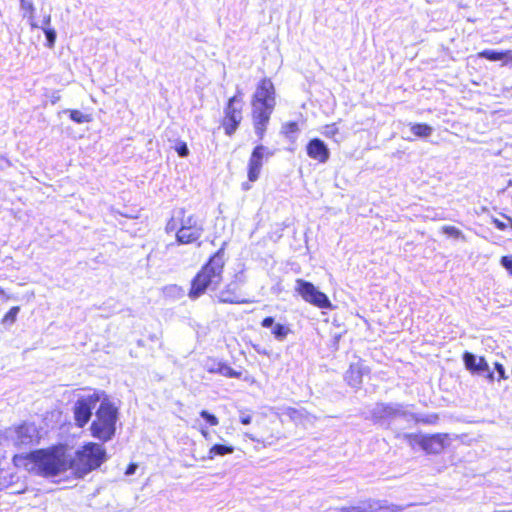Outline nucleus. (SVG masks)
Masks as SVG:
<instances>
[{"instance_id":"7","label":"nucleus","mask_w":512,"mask_h":512,"mask_svg":"<svg viewBox=\"0 0 512 512\" xmlns=\"http://www.w3.org/2000/svg\"><path fill=\"white\" fill-rule=\"evenodd\" d=\"M411 445H418L428 454H439L449 444V435L446 433H438L429 436L411 434L408 436Z\"/></svg>"},{"instance_id":"16","label":"nucleus","mask_w":512,"mask_h":512,"mask_svg":"<svg viewBox=\"0 0 512 512\" xmlns=\"http://www.w3.org/2000/svg\"><path fill=\"white\" fill-rule=\"evenodd\" d=\"M261 325L264 328L272 327V334L279 341H283L287 337V335L291 332L289 327H287L285 325H282L279 323L274 325V319L272 317L264 318Z\"/></svg>"},{"instance_id":"14","label":"nucleus","mask_w":512,"mask_h":512,"mask_svg":"<svg viewBox=\"0 0 512 512\" xmlns=\"http://www.w3.org/2000/svg\"><path fill=\"white\" fill-rule=\"evenodd\" d=\"M373 415L376 418L383 419V418L404 416L405 411L399 405L377 404L373 410Z\"/></svg>"},{"instance_id":"13","label":"nucleus","mask_w":512,"mask_h":512,"mask_svg":"<svg viewBox=\"0 0 512 512\" xmlns=\"http://www.w3.org/2000/svg\"><path fill=\"white\" fill-rule=\"evenodd\" d=\"M306 151L310 158L315 159L320 163H326L330 157V152L326 144L317 138L312 139L308 143Z\"/></svg>"},{"instance_id":"26","label":"nucleus","mask_w":512,"mask_h":512,"mask_svg":"<svg viewBox=\"0 0 512 512\" xmlns=\"http://www.w3.org/2000/svg\"><path fill=\"white\" fill-rule=\"evenodd\" d=\"M442 233L447 237L454 239L464 238L462 233L455 226H444L442 228Z\"/></svg>"},{"instance_id":"47","label":"nucleus","mask_w":512,"mask_h":512,"mask_svg":"<svg viewBox=\"0 0 512 512\" xmlns=\"http://www.w3.org/2000/svg\"><path fill=\"white\" fill-rule=\"evenodd\" d=\"M495 224L502 225L503 223H502V222H499V221H495Z\"/></svg>"},{"instance_id":"31","label":"nucleus","mask_w":512,"mask_h":512,"mask_svg":"<svg viewBox=\"0 0 512 512\" xmlns=\"http://www.w3.org/2000/svg\"><path fill=\"white\" fill-rule=\"evenodd\" d=\"M501 265L512 275V256H503Z\"/></svg>"},{"instance_id":"23","label":"nucleus","mask_w":512,"mask_h":512,"mask_svg":"<svg viewBox=\"0 0 512 512\" xmlns=\"http://www.w3.org/2000/svg\"><path fill=\"white\" fill-rule=\"evenodd\" d=\"M217 373L228 378H239L241 376L240 372L235 371L225 363H222V365H217Z\"/></svg>"},{"instance_id":"38","label":"nucleus","mask_w":512,"mask_h":512,"mask_svg":"<svg viewBox=\"0 0 512 512\" xmlns=\"http://www.w3.org/2000/svg\"><path fill=\"white\" fill-rule=\"evenodd\" d=\"M380 512H402V510L398 507L392 506V507L382 508Z\"/></svg>"},{"instance_id":"4","label":"nucleus","mask_w":512,"mask_h":512,"mask_svg":"<svg viewBox=\"0 0 512 512\" xmlns=\"http://www.w3.org/2000/svg\"><path fill=\"white\" fill-rule=\"evenodd\" d=\"M117 415V407L104 396L90 427L92 436L102 441L110 440L116 431Z\"/></svg>"},{"instance_id":"12","label":"nucleus","mask_w":512,"mask_h":512,"mask_svg":"<svg viewBox=\"0 0 512 512\" xmlns=\"http://www.w3.org/2000/svg\"><path fill=\"white\" fill-rule=\"evenodd\" d=\"M175 227L176 226H172L170 229H167V231L175 233L179 244L193 243L201 236V228L199 226H180V228L174 229Z\"/></svg>"},{"instance_id":"40","label":"nucleus","mask_w":512,"mask_h":512,"mask_svg":"<svg viewBox=\"0 0 512 512\" xmlns=\"http://www.w3.org/2000/svg\"><path fill=\"white\" fill-rule=\"evenodd\" d=\"M200 432H201L202 436H203L205 439H209V438H210V433L208 432V430H207V429L202 428V429L200 430Z\"/></svg>"},{"instance_id":"43","label":"nucleus","mask_w":512,"mask_h":512,"mask_svg":"<svg viewBox=\"0 0 512 512\" xmlns=\"http://www.w3.org/2000/svg\"><path fill=\"white\" fill-rule=\"evenodd\" d=\"M59 99H60V96H59V95H54V96L52 97V100H51V101H52V103H53V104H55Z\"/></svg>"},{"instance_id":"30","label":"nucleus","mask_w":512,"mask_h":512,"mask_svg":"<svg viewBox=\"0 0 512 512\" xmlns=\"http://www.w3.org/2000/svg\"><path fill=\"white\" fill-rule=\"evenodd\" d=\"M217 365H222V362H216L215 360L209 359L205 364V368L210 373H217Z\"/></svg>"},{"instance_id":"9","label":"nucleus","mask_w":512,"mask_h":512,"mask_svg":"<svg viewBox=\"0 0 512 512\" xmlns=\"http://www.w3.org/2000/svg\"><path fill=\"white\" fill-rule=\"evenodd\" d=\"M6 438L15 446L29 445L39 438V432L34 424L23 423L9 428Z\"/></svg>"},{"instance_id":"10","label":"nucleus","mask_w":512,"mask_h":512,"mask_svg":"<svg viewBox=\"0 0 512 512\" xmlns=\"http://www.w3.org/2000/svg\"><path fill=\"white\" fill-rule=\"evenodd\" d=\"M242 120V100L238 95L230 98L225 108L223 126L227 135H232Z\"/></svg>"},{"instance_id":"25","label":"nucleus","mask_w":512,"mask_h":512,"mask_svg":"<svg viewBox=\"0 0 512 512\" xmlns=\"http://www.w3.org/2000/svg\"><path fill=\"white\" fill-rule=\"evenodd\" d=\"M20 311V307L19 306H14L12 307L3 317L2 319V323L3 324H14V322L16 321V318H17V315Z\"/></svg>"},{"instance_id":"48","label":"nucleus","mask_w":512,"mask_h":512,"mask_svg":"<svg viewBox=\"0 0 512 512\" xmlns=\"http://www.w3.org/2000/svg\"><path fill=\"white\" fill-rule=\"evenodd\" d=\"M511 228H512V225H511Z\"/></svg>"},{"instance_id":"5","label":"nucleus","mask_w":512,"mask_h":512,"mask_svg":"<svg viewBox=\"0 0 512 512\" xmlns=\"http://www.w3.org/2000/svg\"><path fill=\"white\" fill-rule=\"evenodd\" d=\"M105 456L102 445L88 443L77 451L73 458L69 456V469H72L77 476L83 477L98 468L105 461Z\"/></svg>"},{"instance_id":"15","label":"nucleus","mask_w":512,"mask_h":512,"mask_svg":"<svg viewBox=\"0 0 512 512\" xmlns=\"http://www.w3.org/2000/svg\"><path fill=\"white\" fill-rule=\"evenodd\" d=\"M465 367L472 372H485L489 371V365L484 357L477 358L470 352H465L463 355Z\"/></svg>"},{"instance_id":"28","label":"nucleus","mask_w":512,"mask_h":512,"mask_svg":"<svg viewBox=\"0 0 512 512\" xmlns=\"http://www.w3.org/2000/svg\"><path fill=\"white\" fill-rule=\"evenodd\" d=\"M338 131L336 124H329L323 127L322 134L328 138H333L338 134Z\"/></svg>"},{"instance_id":"27","label":"nucleus","mask_w":512,"mask_h":512,"mask_svg":"<svg viewBox=\"0 0 512 512\" xmlns=\"http://www.w3.org/2000/svg\"><path fill=\"white\" fill-rule=\"evenodd\" d=\"M42 30L44 31L45 35H46V38H47V42H48V47L49 48H52L55 44V41H56V32L54 29H52L51 27H42Z\"/></svg>"},{"instance_id":"20","label":"nucleus","mask_w":512,"mask_h":512,"mask_svg":"<svg viewBox=\"0 0 512 512\" xmlns=\"http://www.w3.org/2000/svg\"><path fill=\"white\" fill-rule=\"evenodd\" d=\"M233 452H234L233 446L216 444L210 448V450L208 452V458L213 459L216 455L223 456L226 454H231Z\"/></svg>"},{"instance_id":"46","label":"nucleus","mask_w":512,"mask_h":512,"mask_svg":"<svg viewBox=\"0 0 512 512\" xmlns=\"http://www.w3.org/2000/svg\"><path fill=\"white\" fill-rule=\"evenodd\" d=\"M488 377H489L490 380H492L493 379V373L489 372Z\"/></svg>"},{"instance_id":"1","label":"nucleus","mask_w":512,"mask_h":512,"mask_svg":"<svg viewBox=\"0 0 512 512\" xmlns=\"http://www.w3.org/2000/svg\"><path fill=\"white\" fill-rule=\"evenodd\" d=\"M14 462L16 466L43 477H53L69 469V455L62 446L18 455Z\"/></svg>"},{"instance_id":"37","label":"nucleus","mask_w":512,"mask_h":512,"mask_svg":"<svg viewBox=\"0 0 512 512\" xmlns=\"http://www.w3.org/2000/svg\"><path fill=\"white\" fill-rule=\"evenodd\" d=\"M136 469H137V465L136 464H130L128 466V468L126 469L125 474L126 475H132V474L135 473Z\"/></svg>"},{"instance_id":"35","label":"nucleus","mask_w":512,"mask_h":512,"mask_svg":"<svg viewBox=\"0 0 512 512\" xmlns=\"http://www.w3.org/2000/svg\"><path fill=\"white\" fill-rule=\"evenodd\" d=\"M248 437H249L252 441L262 442L265 446H266V445H271V444H273V440H270L269 438H268V439H265V440H260V439L255 438L253 435H248Z\"/></svg>"},{"instance_id":"32","label":"nucleus","mask_w":512,"mask_h":512,"mask_svg":"<svg viewBox=\"0 0 512 512\" xmlns=\"http://www.w3.org/2000/svg\"><path fill=\"white\" fill-rule=\"evenodd\" d=\"M176 151L178 152L179 156L186 157L189 154V149L186 145V143H181L177 148Z\"/></svg>"},{"instance_id":"29","label":"nucleus","mask_w":512,"mask_h":512,"mask_svg":"<svg viewBox=\"0 0 512 512\" xmlns=\"http://www.w3.org/2000/svg\"><path fill=\"white\" fill-rule=\"evenodd\" d=\"M200 415L201 417H203L211 426H217L219 424V420L218 418L213 415V414H210L208 411L206 410H202L200 412Z\"/></svg>"},{"instance_id":"8","label":"nucleus","mask_w":512,"mask_h":512,"mask_svg":"<svg viewBox=\"0 0 512 512\" xmlns=\"http://www.w3.org/2000/svg\"><path fill=\"white\" fill-rule=\"evenodd\" d=\"M105 395L94 392L93 394L79 398L74 405V418L79 427H83L91 418L92 410Z\"/></svg>"},{"instance_id":"18","label":"nucleus","mask_w":512,"mask_h":512,"mask_svg":"<svg viewBox=\"0 0 512 512\" xmlns=\"http://www.w3.org/2000/svg\"><path fill=\"white\" fill-rule=\"evenodd\" d=\"M478 57L485 58L490 61H500L503 60L506 62H512V50H506L504 52H497L494 50H484L478 53Z\"/></svg>"},{"instance_id":"34","label":"nucleus","mask_w":512,"mask_h":512,"mask_svg":"<svg viewBox=\"0 0 512 512\" xmlns=\"http://www.w3.org/2000/svg\"><path fill=\"white\" fill-rule=\"evenodd\" d=\"M495 368H496V370H497V371H498V373H499V377H500V379H507V376H506V374H505V369H504V367H503V365H502V364H500V363H496V364H495Z\"/></svg>"},{"instance_id":"24","label":"nucleus","mask_w":512,"mask_h":512,"mask_svg":"<svg viewBox=\"0 0 512 512\" xmlns=\"http://www.w3.org/2000/svg\"><path fill=\"white\" fill-rule=\"evenodd\" d=\"M70 118L76 123H87L91 121V117L88 114H83L79 110H69Z\"/></svg>"},{"instance_id":"6","label":"nucleus","mask_w":512,"mask_h":512,"mask_svg":"<svg viewBox=\"0 0 512 512\" xmlns=\"http://www.w3.org/2000/svg\"><path fill=\"white\" fill-rule=\"evenodd\" d=\"M294 289L305 302L311 305L321 309L333 308V305L327 295L319 291L311 282L298 278L295 281Z\"/></svg>"},{"instance_id":"19","label":"nucleus","mask_w":512,"mask_h":512,"mask_svg":"<svg viewBox=\"0 0 512 512\" xmlns=\"http://www.w3.org/2000/svg\"><path fill=\"white\" fill-rule=\"evenodd\" d=\"M21 9L25 11L24 17H27L32 28H39L40 26L35 22L34 19V5L32 1L20 0Z\"/></svg>"},{"instance_id":"17","label":"nucleus","mask_w":512,"mask_h":512,"mask_svg":"<svg viewBox=\"0 0 512 512\" xmlns=\"http://www.w3.org/2000/svg\"><path fill=\"white\" fill-rule=\"evenodd\" d=\"M365 368L359 364H351L349 370L346 372L345 379L352 387H358L362 383V376Z\"/></svg>"},{"instance_id":"41","label":"nucleus","mask_w":512,"mask_h":512,"mask_svg":"<svg viewBox=\"0 0 512 512\" xmlns=\"http://www.w3.org/2000/svg\"><path fill=\"white\" fill-rule=\"evenodd\" d=\"M350 512H366V511L361 507H350Z\"/></svg>"},{"instance_id":"2","label":"nucleus","mask_w":512,"mask_h":512,"mask_svg":"<svg viewBox=\"0 0 512 512\" xmlns=\"http://www.w3.org/2000/svg\"><path fill=\"white\" fill-rule=\"evenodd\" d=\"M275 88L268 78L262 79L252 96V121L255 133L263 139L270 116L275 108Z\"/></svg>"},{"instance_id":"33","label":"nucleus","mask_w":512,"mask_h":512,"mask_svg":"<svg viewBox=\"0 0 512 512\" xmlns=\"http://www.w3.org/2000/svg\"><path fill=\"white\" fill-rule=\"evenodd\" d=\"M252 421V417L250 414L248 413H245V412H240V422L244 425H248L250 424Z\"/></svg>"},{"instance_id":"42","label":"nucleus","mask_w":512,"mask_h":512,"mask_svg":"<svg viewBox=\"0 0 512 512\" xmlns=\"http://www.w3.org/2000/svg\"><path fill=\"white\" fill-rule=\"evenodd\" d=\"M0 296L8 300L10 297L5 293L4 289L0 287Z\"/></svg>"},{"instance_id":"45","label":"nucleus","mask_w":512,"mask_h":512,"mask_svg":"<svg viewBox=\"0 0 512 512\" xmlns=\"http://www.w3.org/2000/svg\"><path fill=\"white\" fill-rule=\"evenodd\" d=\"M243 189L244 190H248V189H250V186L247 183H244L243 184Z\"/></svg>"},{"instance_id":"22","label":"nucleus","mask_w":512,"mask_h":512,"mask_svg":"<svg viewBox=\"0 0 512 512\" xmlns=\"http://www.w3.org/2000/svg\"><path fill=\"white\" fill-rule=\"evenodd\" d=\"M218 300L221 303H243V300H240L238 296L232 292L230 289L223 290L218 295Z\"/></svg>"},{"instance_id":"21","label":"nucleus","mask_w":512,"mask_h":512,"mask_svg":"<svg viewBox=\"0 0 512 512\" xmlns=\"http://www.w3.org/2000/svg\"><path fill=\"white\" fill-rule=\"evenodd\" d=\"M411 131L417 137H429L433 131L432 127L427 124H412Z\"/></svg>"},{"instance_id":"3","label":"nucleus","mask_w":512,"mask_h":512,"mask_svg":"<svg viewBox=\"0 0 512 512\" xmlns=\"http://www.w3.org/2000/svg\"><path fill=\"white\" fill-rule=\"evenodd\" d=\"M224 265L225 255L222 247L194 277L189 297L195 299L204 294L207 289L216 290L222 282Z\"/></svg>"},{"instance_id":"36","label":"nucleus","mask_w":512,"mask_h":512,"mask_svg":"<svg viewBox=\"0 0 512 512\" xmlns=\"http://www.w3.org/2000/svg\"><path fill=\"white\" fill-rule=\"evenodd\" d=\"M50 23H51V15L50 14L44 15V17H43V25L41 26V28L42 27H50Z\"/></svg>"},{"instance_id":"44","label":"nucleus","mask_w":512,"mask_h":512,"mask_svg":"<svg viewBox=\"0 0 512 512\" xmlns=\"http://www.w3.org/2000/svg\"><path fill=\"white\" fill-rule=\"evenodd\" d=\"M338 512H350V507H348V508H343V509H341V510H340V511H338Z\"/></svg>"},{"instance_id":"11","label":"nucleus","mask_w":512,"mask_h":512,"mask_svg":"<svg viewBox=\"0 0 512 512\" xmlns=\"http://www.w3.org/2000/svg\"><path fill=\"white\" fill-rule=\"evenodd\" d=\"M271 155L263 145L254 148L248 161L247 176L249 181L255 182L259 179L264 157Z\"/></svg>"},{"instance_id":"39","label":"nucleus","mask_w":512,"mask_h":512,"mask_svg":"<svg viewBox=\"0 0 512 512\" xmlns=\"http://www.w3.org/2000/svg\"><path fill=\"white\" fill-rule=\"evenodd\" d=\"M286 129L287 131L289 132H296L298 130V126L296 123L294 122H291L289 124L286 125Z\"/></svg>"}]
</instances>
